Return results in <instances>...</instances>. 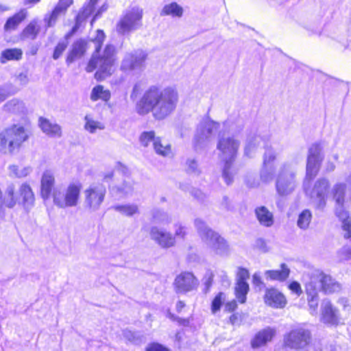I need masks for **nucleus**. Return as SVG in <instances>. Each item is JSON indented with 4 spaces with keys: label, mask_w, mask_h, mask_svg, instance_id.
Instances as JSON below:
<instances>
[{
    "label": "nucleus",
    "mask_w": 351,
    "mask_h": 351,
    "mask_svg": "<svg viewBox=\"0 0 351 351\" xmlns=\"http://www.w3.org/2000/svg\"><path fill=\"white\" fill-rule=\"evenodd\" d=\"M311 341V331L304 326H300L291 330L283 337L285 347L293 350H302Z\"/></svg>",
    "instance_id": "f8f14e48"
},
{
    "label": "nucleus",
    "mask_w": 351,
    "mask_h": 351,
    "mask_svg": "<svg viewBox=\"0 0 351 351\" xmlns=\"http://www.w3.org/2000/svg\"><path fill=\"white\" fill-rule=\"evenodd\" d=\"M167 317L172 321L178 322L180 325L187 326L189 324V321L187 319H182L176 317L174 314L171 313L169 311L167 313Z\"/></svg>",
    "instance_id": "5fc2aeb1"
},
{
    "label": "nucleus",
    "mask_w": 351,
    "mask_h": 351,
    "mask_svg": "<svg viewBox=\"0 0 351 351\" xmlns=\"http://www.w3.org/2000/svg\"><path fill=\"white\" fill-rule=\"evenodd\" d=\"M255 214L262 226L271 227L274 224V215L265 206L257 207L255 209Z\"/></svg>",
    "instance_id": "cd10ccee"
},
{
    "label": "nucleus",
    "mask_w": 351,
    "mask_h": 351,
    "mask_svg": "<svg viewBox=\"0 0 351 351\" xmlns=\"http://www.w3.org/2000/svg\"><path fill=\"white\" fill-rule=\"evenodd\" d=\"M190 193L195 199L201 202L204 201L206 198L205 194H204L200 190L197 189H192L191 191H190Z\"/></svg>",
    "instance_id": "680f3d73"
},
{
    "label": "nucleus",
    "mask_w": 351,
    "mask_h": 351,
    "mask_svg": "<svg viewBox=\"0 0 351 351\" xmlns=\"http://www.w3.org/2000/svg\"><path fill=\"white\" fill-rule=\"evenodd\" d=\"M183 8L176 2L166 4L160 12L161 16H171L172 17L181 18L183 16Z\"/></svg>",
    "instance_id": "7c9ffc66"
},
{
    "label": "nucleus",
    "mask_w": 351,
    "mask_h": 351,
    "mask_svg": "<svg viewBox=\"0 0 351 351\" xmlns=\"http://www.w3.org/2000/svg\"><path fill=\"white\" fill-rule=\"evenodd\" d=\"M146 351H169V350L160 343H153L147 346Z\"/></svg>",
    "instance_id": "6e6d98bb"
},
{
    "label": "nucleus",
    "mask_w": 351,
    "mask_h": 351,
    "mask_svg": "<svg viewBox=\"0 0 351 351\" xmlns=\"http://www.w3.org/2000/svg\"><path fill=\"white\" fill-rule=\"evenodd\" d=\"M143 9L134 6L125 10L117 24V32L125 35L139 29L142 26Z\"/></svg>",
    "instance_id": "9b49d317"
},
{
    "label": "nucleus",
    "mask_w": 351,
    "mask_h": 351,
    "mask_svg": "<svg viewBox=\"0 0 351 351\" xmlns=\"http://www.w3.org/2000/svg\"><path fill=\"white\" fill-rule=\"evenodd\" d=\"M224 165L222 170V177L225 182L230 185L234 180V177L237 174V170L233 166L234 160H223Z\"/></svg>",
    "instance_id": "473e14b6"
},
{
    "label": "nucleus",
    "mask_w": 351,
    "mask_h": 351,
    "mask_svg": "<svg viewBox=\"0 0 351 351\" xmlns=\"http://www.w3.org/2000/svg\"><path fill=\"white\" fill-rule=\"evenodd\" d=\"M221 206L227 210H231L233 208L232 203L227 196H224L222 199Z\"/></svg>",
    "instance_id": "0e129e2a"
},
{
    "label": "nucleus",
    "mask_w": 351,
    "mask_h": 351,
    "mask_svg": "<svg viewBox=\"0 0 351 351\" xmlns=\"http://www.w3.org/2000/svg\"><path fill=\"white\" fill-rule=\"evenodd\" d=\"M249 291L248 284L243 280H237L235 287V292L237 298L241 303H245L246 300V295Z\"/></svg>",
    "instance_id": "ea45409f"
},
{
    "label": "nucleus",
    "mask_w": 351,
    "mask_h": 351,
    "mask_svg": "<svg viewBox=\"0 0 351 351\" xmlns=\"http://www.w3.org/2000/svg\"><path fill=\"white\" fill-rule=\"evenodd\" d=\"M84 129L91 134L95 133L97 130H104L105 128L101 122L95 120L90 114H86L84 117Z\"/></svg>",
    "instance_id": "e433bc0d"
},
{
    "label": "nucleus",
    "mask_w": 351,
    "mask_h": 351,
    "mask_svg": "<svg viewBox=\"0 0 351 351\" xmlns=\"http://www.w3.org/2000/svg\"><path fill=\"white\" fill-rule=\"evenodd\" d=\"M173 286L177 294H186L197 289L199 280L193 273L184 271L175 278Z\"/></svg>",
    "instance_id": "dca6fc26"
},
{
    "label": "nucleus",
    "mask_w": 351,
    "mask_h": 351,
    "mask_svg": "<svg viewBox=\"0 0 351 351\" xmlns=\"http://www.w3.org/2000/svg\"><path fill=\"white\" fill-rule=\"evenodd\" d=\"M240 142L233 136H220L217 149L222 160H235Z\"/></svg>",
    "instance_id": "f3484780"
},
{
    "label": "nucleus",
    "mask_w": 351,
    "mask_h": 351,
    "mask_svg": "<svg viewBox=\"0 0 351 351\" xmlns=\"http://www.w3.org/2000/svg\"><path fill=\"white\" fill-rule=\"evenodd\" d=\"M321 320L322 322L330 325H336L339 322L338 311L328 300H324L322 304Z\"/></svg>",
    "instance_id": "b1692460"
},
{
    "label": "nucleus",
    "mask_w": 351,
    "mask_h": 351,
    "mask_svg": "<svg viewBox=\"0 0 351 351\" xmlns=\"http://www.w3.org/2000/svg\"><path fill=\"white\" fill-rule=\"evenodd\" d=\"M338 159L339 155L337 154H334L331 158H329L324 165V171L326 173L333 171L336 168L335 162H337Z\"/></svg>",
    "instance_id": "09e8293b"
},
{
    "label": "nucleus",
    "mask_w": 351,
    "mask_h": 351,
    "mask_svg": "<svg viewBox=\"0 0 351 351\" xmlns=\"http://www.w3.org/2000/svg\"><path fill=\"white\" fill-rule=\"evenodd\" d=\"M186 170L189 173L199 174L200 170L195 159L189 158L186 162Z\"/></svg>",
    "instance_id": "de8ad7c7"
},
{
    "label": "nucleus",
    "mask_w": 351,
    "mask_h": 351,
    "mask_svg": "<svg viewBox=\"0 0 351 351\" xmlns=\"http://www.w3.org/2000/svg\"><path fill=\"white\" fill-rule=\"evenodd\" d=\"M106 193V187L101 184H93L84 191V206L89 211L99 209Z\"/></svg>",
    "instance_id": "ddd939ff"
},
{
    "label": "nucleus",
    "mask_w": 351,
    "mask_h": 351,
    "mask_svg": "<svg viewBox=\"0 0 351 351\" xmlns=\"http://www.w3.org/2000/svg\"><path fill=\"white\" fill-rule=\"evenodd\" d=\"M54 184V173L51 170H45L41 178V196L44 199L49 198Z\"/></svg>",
    "instance_id": "393cba45"
},
{
    "label": "nucleus",
    "mask_w": 351,
    "mask_h": 351,
    "mask_svg": "<svg viewBox=\"0 0 351 351\" xmlns=\"http://www.w3.org/2000/svg\"><path fill=\"white\" fill-rule=\"evenodd\" d=\"M40 31V27L36 21L31 22L23 31V37L34 40Z\"/></svg>",
    "instance_id": "a19ab883"
},
{
    "label": "nucleus",
    "mask_w": 351,
    "mask_h": 351,
    "mask_svg": "<svg viewBox=\"0 0 351 351\" xmlns=\"http://www.w3.org/2000/svg\"><path fill=\"white\" fill-rule=\"evenodd\" d=\"M40 127L43 132L51 137L59 138L62 135L61 127L56 124L52 123L49 120L40 118Z\"/></svg>",
    "instance_id": "bb28decb"
},
{
    "label": "nucleus",
    "mask_w": 351,
    "mask_h": 351,
    "mask_svg": "<svg viewBox=\"0 0 351 351\" xmlns=\"http://www.w3.org/2000/svg\"><path fill=\"white\" fill-rule=\"evenodd\" d=\"M63 14L61 10L58 8L57 7H55L53 10L52 11L51 14H50L49 17L48 19H45V21L47 23L48 27H52L55 25L57 19Z\"/></svg>",
    "instance_id": "8fccbe9b"
},
{
    "label": "nucleus",
    "mask_w": 351,
    "mask_h": 351,
    "mask_svg": "<svg viewBox=\"0 0 351 351\" xmlns=\"http://www.w3.org/2000/svg\"><path fill=\"white\" fill-rule=\"evenodd\" d=\"M252 284L259 290L265 287V283L263 282L259 273L256 272L252 276Z\"/></svg>",
    "instance_id": "864d4df0"
},
{
    "label": "nucleus",
    "mask_w": 351,
    "mask_h": 351,
    "mask_svg": "<svg viewBox=\"0 0 351 351\" xmlns=\"http://www.w3.org/2000/svg\"><path fill=\"white\" fill-rule=\"evenodd\" d=\"M16 82L21 86H25L29 82L27 74L21 73L16 78Z\"/></svg>",
    "instance_id": "e2e57ef3"
},
{
    "label": "nucleus",
    "mask_w": 351,
    "mask_h": 351,
    "mask_svg": "<svg viewBox=\"0 0 351 351\" xmlns=\"http://www.w3.org/2000/svg\"><path fill=\"white\" fill-rule=\"evenodd\" d=\"M73 34H71V32L68 33L65 36V40L61 42H59L57 46L54 49V52L53 54V58L54 60H58L62 54V53L65 51L68 46V41L67 38L71 36Z\"/></svg>",
    "instance_id": "a18cd8bd"
},
{
    "label": "nucleus",
    "mask_w": 351,
    "mask_h": 351,
    "mask_svg": "<svg viewBox=\"0 0 351 351\" xmlns=\"http://www.w3.org/2000/svg\"><path fill=\"white\" fill-rule=\"evenodd\" d=\"M338 258L340 261H345L351 259V247H343L337 252Z\"/></svg>",
    "instance_id": "3c124183"
},
{
    "label": "nucleus",
    "mask_w": 351,
    "mask_h": 351,
    "mask_svg": "<svg viewBox=\"0 0 351 351\" xmlns=\"http://www.w3.org/2000/svg\"><path fill=\"white\" fill-rule=\"evenodd\" d=\"M298 160H289L280 164L276 173L275 187L281 197L293 193L297 186Z\"/></svg>",
    "instance_id": "423d86ee"
},
{
    "label": "nucleus",
    "mask_w": 351,
    "mask_h": 351,
    "mask_svg": "<svg viewBox=\"0 0 351 351\" xmlns=\"http://www.w3.org/2000/svg\"><path fill=\"white\" fill-rule=\"evenodd\" d=\"M324 146L322 143H315L308 149L307 157L306 178L311 180L317 174L324 159Z\"/></svg>",
    "instance_id": "2eb2a0df"
},
{
    "label": "nucleus",
    "mask_w": 351,
    "mask_h": 351,
    "mask_svg": "<svg viewBox=\"0 0 351 351\" xmlns=\"http://www.w3.org/2000/svg\"><path fill=\"white\" fill-rule=\"evenodd\" d=\"M8 175L12 178H23L29 175L32 171L30 166H19L10 165L8 167Z\"/></svg>",
    "instance_id": "2f4dec72"
},
{
    "label": "nucleus",
    "mask_w": 351,
    "mask_h": 351,
    "mask_svg": "<svg viewBox=\"0 0 351 351\" xmlns=\"http://www.w3.org/2000/svg\"><path fill=\"white\" fill-rule=\"evenodd\" d=\"M331 196L335 203V215L341 221L346 236L351 237V217L345 209V203L351 198V193L348 191L347 184L343 182L335 184L331 189Z\"/></svg>",
    "instance_id": "0eeeda50"
},
{
    "label": "nucleus",
    "mask_w": 351,
    "mask_h": 351,
    "mask_svg": "<svg viewBox=\"0 0 351 351\" xmlns=\"http://www.w3.org/2000/svg\"><path fill=\"white\" fill-rule=\"evenodd\" d=\"M5 110L14 114H23L27 109L23 101L13 99L7 102L4 106Z\"/></svg>",
    "instance_id": "f704fd0d"
},
{
    "label": "nucleus",
    "mask_w": 351,
    "mask_h": 351,
    "mask_svg": "<svg viewBox=\"0 0 351 351\" xmlns=\"http://www.w3.org/2000/svg\"><path fill=\"white\" fill-rule=\"evenodd\" d=\"M149 235L151 239L162 248H169L176 244L175 237L171 232L157 226L151 228Z\"/></svg>",
    "instance_id": "aec40b11"
},
{
    "label": "nucleus",
    "mask_w": 351,
    "mask_h": 351,
    "mask_svg": "<svg viewBox=\"0 0 351 351\" xmlns=\"http://www.w3.org/2000/svg\"><path fill=\"white\" fill-rule=\"evenodd\" d=\"M264 300L266 304L276 308H283L287 304L285 295L274 288L266 289Z\"/></svg>",
    "instance_id": "4be33fe9"
},
{
    "label": "nucleus",
    "mask_w": 351,
    "mask_h": 351,
    "mask_svg": "<svg viewBox=\"0 0 351 351\" xmlns=\"http://www.w3.org/2000/svg\"><path fill=\"white\" fill-rule=\"evenodd\" d=\"M330 187V182L326 178H319L314 184L311 197L314 199L317 209L322 210L326 205V198Z\"/></svg>",
    "instance_id": "a211bd4d"
},
{
    "label": "nucleus",
    "mask_w": 351,
    "mask_h": 351,
    "mask_svg": "<svg viewBox=\"0 0 351 351\" xmlns=\"http://www.w3.org/2000/svg\"><path fill=\"white\" fill-rule=\"evenodd\" d=\"M250 273L247 269L245 268H239L237 273V280H243L245 281L247 278H249Z\"/></svg>",
    "instance_id": "052dcab7"
},
{
    "label": "nucleus",
    "mask_w": 351,
    "mask_h": 351,
    "mask_svg": "<svg viewBox=\"0 0 351 351\" xmlns=\"http://www.w3.org/2000/svg\"><path fill=\"white\" fill-rule=\"evenodd\" d=\"M124 336L125 338H127L130 341L138 344L141 342V339L139 337H136V334L134 332H132L131 331H125L124 332Z\"/></svg>",
    "instance_id": "bf43d9fd"
},
{
    "label": "nucleus",
    "mask_w": 351,
    "mask_h": 351,
    "mask_svg": "<svg viewBox=\"0 0 351 351\" xmlns=\"http://www.w3.org/2000/svg\"><path fill=\"white\" fill-rule=\"evenodd\" d=\"M27 11L25 10H21L13 16L9 18L5 25L4 29L5 31L14 30L16 27L26 18Z\"/></svg>",
    "instance_id": "72a5a7b5"
},
{
    "label": "nucleus",
    "mask_w": 351,
    "mask_h": 351,
    "mask_svg": "<svg viewBox=\"0 0 351 351\" xmlns=\"http://www.w3.org/2000/svg\"><path fill=\"white\" fill-rule=\"evenodd\" d=\"M93 10L94 7L89 4L83 8L82 10L76 16L75 25L71 29V34H75L77 31L82 23L92 14Z\"/></svg>",
    "instance_id": "c9c22d12"
},
{
    "label": "nucleus",
    "mask_w": 351,
    "mask_h": 351,
    "mask_svg": "<svg viewBox=\"0 0 351 351\" xmlns=\"http://www.w3.org/2000/svg\"><path fill=\"white\" fill-rule=\"evenodd\" d=\"M140 142L144 147H147L152 142L156 153L162 156L165 157L169 153L168 146H164V149H160V147H162V141L160 138L155 136L154 131L143 132L140 136Z\"/></svg>",
    "instance_id": "412c9836"
},
{
    "label": "nucleus",
    "mask_w": 351,
    "mask_h": 351,
    "mask_svg": "<svg viewBox=\"0 0 351 351\" xmlns=\"http://www.w3.org/2000/svg\"><path fill=\"white\" fill-rule=\"evenodd\" d=\"M289 289L297 295H300L302 293V290L300 283L296 281L291 282L289 285Z\"/></svg>",
    "instance_id": "4d7b16f0"
},
{
    "label": "nucleus",
    "mask_w": 351,
    "mask_h": 351,
    "mask_svg": "<svg viewBox=\"0 0 351 351\" xmlns=\"http://www.w3.org/2000/svg\"><path fill=\"white\" fill-rule=\"evenodd\" d=\"M111 209L128 217H133L140 213L138 206L136 204H116L112 206Z\"/></svg>",
    "instance_id": "c756f323"
},
{
    "label": "nucleus",
    "mask_w": 351,
    "mask_h": 351,
    "mask_svg": "<svg viewBox=\"0 0 351 351\" xmlns=\"http://www.w3.org/2000/svg\"><path fill=\"white\" fill-rule=\"evenodd\" d=\"M237 307V303L235 301H232L231 302H228L225 306V309L228 311H232Z\"/></svg>",
    "instance_id": "774afa93"
},
{
    "label": "nucleus",
    "mask_w": 351,
    "mask_h": 351,
    "mask_svg": "<svg viewBox=\"0 0 351 351\" xmlns=\"http://www.w3.org/2000/svg\"><path fill=\"white\" fill-rule=\"evenodd\" d=\"M240 315L239 314H232L230 317V322L232 325H239L240 324Z\"/></svg>",
    "instance_id": "338daca9"
},
{
    "label": "nucleus",
    "mask_w": 351,
    "mask_h": 351,
    "mask_svg": "<svg viewBox=\"0 0 351 351\" xmlns=\"http://www.w3.org/2000/svg\"><path fill=\"white\" fill-rule=\"evenodd\" d=\"M213 280V274L210 272L206 273V274L205 276V281H204V285H205L206 289V291H208L210 287L212 285Z\"/></svg>",
    "instance_id": "69168bd1"
},
{
    "label": "nucleus",
    "mask_w": 351,
    "mask_h": 351,
    "mask_svg": "<svg viewBox=\"0 0 351 351\" xmlns=\"http://www.w3.org/2000/svg\"><path fill=\"white\" fill-rule=\"evenodd\" d=\"M302 279L305 285V293L307 295L310 312L312 315L317 313L319 292L321 289L326 293L339 292L341 289L339 283L319 269H312L304 273Z\"/></svg>",
    "instance_id": "f03ea898"
},
{
    "label": "nucleus",
    "mask_w": 351,
    "mask_h": 351,
    "mask_svg": "<svg viewBox=\"0 0 351 351\" xmlns=\"http://www.w3.org/2000/svg\"><path fill=\"white\" fill-rule=\"evenodd\" d=\"M34 194L27 183H23L20 186L18 195L15 194L14 184H10L6 187L4 195L0 189V217L5 215V208H13L17 202L29 210L34 206Z\"/></svg>",
    "instance_id": "20e7f679"
},
{
    "label": "nucleus",
    "mask_w": 351,
    "mask_h": 351,
    "mask_svg": "<svg viewBox=\"0 0 351 351\" xmlns=\"http://www.w3.org/2000/svg\"><path fill=\"white\" fill-rule=\"evenodd\" d=\"M73 3V0H60L56 7L59 8L62 13Z\"/></svg>",
    "instance_id": "13d9d810"
},
{
    "label": "nucleus",
    "mask_w": 351,
    "mask_h": 351,
    "mask_svg": "<svg viewBox=\"0 0 351 351\" xmlns=\"http://www.w3.org/2000/svg\"><path fill=\"white\" fill-rule=\"evenodd\" d=\"M263 141L265 152L263 155L262 168L260 171V178L263 182H269L274 178V162L277 158V153L272 147L266 145V140L260 135L249 137L245 147L244 153L247 157H252L256 147L259 146L261 142Z\"/></svg>",
    "instance_id": "39448f33"
},
{
    "label": "nucleus",
    "mask_w": 351,
    "mask_h": 351,
    "mask_svg": "<svg viewBox=\"0 0 351 351\" xmlns=\"http://www.w3.org/2000/svg\"><path fill=\"white\" fill-rule=\"evenodd\" d=\"M110 98V93L108 90H105L101 85L96 86L92 90L90 99L93 101H97L99 99L104 101H108Z\"/></svg>",
    "instance_id": "58836bf2"
},
{
    "label": "nucleus",
    "mask_w": 351,
    "mask_h": 351,
    "mask_svg": "<svg viewBox=\"0 0 351 351\" xmlns=\"http://www.w3.org/2000/svg\"><path fill=\"white\" fill-rule=\"evenodd\" d=\"M88 42L85 39H78L71 45V49L66 58L67 64H71L75 60L81 58L88 49Z\"/></svg>",
    "instance_id": "5701e85b"
},
{
    "label": "nucleus",
    "mask_w": 351,
    "mask_h": 351,
    "mask_svg": "<svg viewBox=\"0 0 351 351\" xmlns=\"http://www.w3.org/2000/svg\"><path fill=\"white\" fill-rule=\"evenodd\" d=\"M22 57V51L19 49H8L1 52L0 60L2 63L9 60H19Z\"/></svg>",
    "instance_id": "4c0bfd02"
},
{
    "label": "nucleus",
    "mask_w": 351,
    "mask_h": 351,
    "mask_svg": "<svg viewBox=\"0 0 351 351\" xmlns=\"http://www.w3.org/2000/svg\"><path fill=\"white\" fill-rule=\"evenodd\" d=\"M105 38L104 31L97 29L96 36L93 40L95 45V50L86 68L88 73L97 69L95 77L97 80H104L111 75L114 71L115 48L112 45L109 44L101 51V45Z\"/></svg>",
    "instance_id": "7ed1b4c3"
},
{
    "label": "nucleus",
    "mask_w": 351,
    "mask_h": 351,
    "mask_svg": "<svg viewBox=\"0 0 351 351\" xmlns=\"http://www.w3.org/2000/svg\"><path fill=\"white\" fill-rule=\"evenodd\" d=\"M276 330L274 328L267 327L259 331L252 341V346L257 348L271 341L276 335Z\"/></svg>",
    "instance_id": "a878e982"
},
{
    "label": "nucleus",
    "mask_w": 351,
    "mask_h": 351,
    "mask_svg": "<svg viewBox=\"0 0 351 351\" xmlns=\"http://www.w3.org/2000/svg\"><path fill=\"white\" fill-rule=\"evenodd\" d=\"M226 298V295L223 293L220 292L213 299L211 305V309L213 313H215L217 312L222 304V303L224 302Z\"/></svg>",
    "instance_id": "49530a36"
},
{
    "label": "nucleus",
    "mask_w": 351,
    "mask_h": 351,
    "mask_svg": "<svg viewBox=\"0 0 351 351\" xmlns=\"http://www.w3.org/2000/svg\"><path fill=\"white\" fill-rule=\"evenodd\" d=\"M175 228V235L173 237L180 238V239H184L185 236L186 235V228L185 226H183L181 223H177L174 225Z\"/></svg>",
    "instance_id": "603ef678"
},
{
    "label": "nucleus",
    "mask_w": 351,
    "mask_h": 351,
    "mask_svg": "<svg viewBox=\"0 0 351 351\" xmlns=\"http://www.w3.org/2000/svg\"><path fill=\"white\" fill-rule=\"evenodd\" d=\"M28 137L27 132L22 125H13L4 129L0 132V152L5 155L14 154Z\"/></svg>",
    "instance_id": "6e6552de"
},
{
    "label": "nucleus",
    "mask_w": 351,
    "mask_h": 351,
    "mask_svg": "<svg viewBox=\"0 0 351 351\" xmlns=\"http://www.w3.org/2000/svg\"><path fill=\"white\" fill-rule=\"evenodd\" d=\"M219 124L209 118L203 119L199 124L195 136V147L208 140L219 129Z\"/></svg>",
    "instance_id": "6ab92c4d"
},
{
    "label": "nucleus",
    "mask_w": 351,
    "mask_h": 351,
    "mask_svg": "<svg viewBox=\"0 0 351 351\" xmlns=\"http://www.w3.org/2000/svg\"><path fill=\"white\" fill-rule=\"evenodd\" d=\"M178 102V93L176 89L152 86L137 103L136 111L141 115L152 112L156 119L162 120L175 110Z\"/></svg>",
    "instance_id": "f257e3e1"
},
{
    "label": "nucleus",
    "mask_w": 351,
    "mask_h": 351,
    "mask_svg": "<svg viewBox=\"0 0 351 351\" xmlns=\"http://www.w3.org/2000/svg\"><path fill=\"white\" fill-rule=\"evenodd\" d=\"M147 53L142 49H136L125 54L120 66L124 72H140L145 67Z\"/></svg>",
    "instance_id": "4468645a"
},
{
    "label": "nucleus",
    "mask_w": 351,
    "mask_h": 351,
    "mask_svg": "<svg viewBox=\"0 0 351 351\" xmlns=\"http://www.w3.org/2000/svg\"><path fill=\"white\" fill-rule=\"evenodd\" d=\"M82 184L71 182L66 186H58L52 193L54 205L60 208L75 207L79 204Z\"/></svg>",
    "instance_id": "1a4fd4ad"
},
{
    "label": "nucleus",
    "mask_w": 351,
    "mask_h": 351,
    "mask_svg": "<svg viewBox=\"0 0 351 351\" xmlns=\"http://www.w3.org/2000/svg\"><path fill=\"white\" fill-rule=\"evenodd\" d=\"M154 221L156 223L169 224L171 221L170 216L165 212L160 210H154L152 213Z\"/></svg>",
    "instance_id": "c03bdc74"
},
{
    "label": "nucleus",
    "mask_w": 351,
    "mask_h": 351,
    "mask_svg": "<svg viewBox=\"0 0 351 351\" xmlns=\"http://www.w3.org/2000/svg\"><path fill=\"white\" fill-rule=\"evenodd\" d=\"M311 219V212L308 209L304 210L298 216L297 225L300 228L306 230L308 228Z\"/></svg>",
    "instance_id": "37998d69"
},
{
    "label": "nucleus",
    "mask_w": 351,
    "mask_h": 351,
    "mask_svg": "<svg viewBox=\"0 0 351 351\" xmlns=\"http://www.w3.org/2000/svg\"><path fill=\"white\" fill-rule=\"evenodd\" d=\"M116 192L121 197L131 195L134 192V184L130 180H125L115 188Z\"/></svg>",
    "instance_id": "79ce46f5"
},
{
    "label": "nucleus",
    "mask_w": 351,
    "mask_h": 351,
    "mask_svg": "<svg viewBox=\"0 0 351 351\" xmlns=\"http://www.w3.org/2000/svg\"><path fill=\"white\" fill-rule=\"evenodd\" d=\"M195 226L202 241L216 254L224 255L228 253L229 245L226 241L211 230L205 221L197 218L195 220Z\"/></svg>",
    "instance_id": "9d476101"
},
{
    "label": "nucleus",
    "mask_w": 351,
    "mask_h": 351,
    "mask_svg": "<svg viewBox=\"0 0 351 351\" xmlns=\"http://www.w3.org/2000/svg\"><path fill=\"white\" fill-rule=\"evenodd\" d=\"M290 274V269L285 263L280 265V269L267 270L265 275L267 278L271 280H278L280 282L287 280Z\"/></svg>",
    "instance_id": "c85d7f7f"
}]
</instances>
